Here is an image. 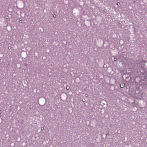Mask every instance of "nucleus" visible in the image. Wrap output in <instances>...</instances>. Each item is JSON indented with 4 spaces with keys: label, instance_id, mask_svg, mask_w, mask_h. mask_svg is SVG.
<instances>
[{
    "label": "nucleus",
    "instance_id": "1",
    "mask_svg": "<svg viewBox=\"0 0 147 147\" xmlns=\"http://www.w3.org/2000/svg\"><path fill=\"white\" fill-rule=\"evenodd\" d=\"M69 86L68 87L67 86L66 87V89H69Z\"/></svg>",
    "mask_w": 147,
    "mask_h": 147
},
{
    "label": "nucleus",
    "instance_id": "2",
    "mask_svg": "<svg viewBox=\"0 0 147 147\" xmlns=\"http://www.w3.org/2000/svg\"><path fill=\"white\" fill-rule=\"evenodd\" d=\"M123 86H123V85H122V86H121V85H120V87H121V88H123Z\"/></svg>",
    "mask_w": 147,
    "mask_h": 147
},
{
    "label": "nucleus",
    "instance_id": "3",
    "mask_svg": "<svg viewBox=\"0 0 147 147\" xmlns=\"http://www.w3.org/2000/svg\"><path fill=\"white\" fill-rule=\"evenodd\" d=\"M41 130H42L44 129V127H42L41 128Z\"/></svg>",
    "mask_w": 147,
    "mask_h": 147
},
{
    "label": "nucleus",
    "instance_id": "4",
    "mask_svg": "<svg viewBox=\"0 0 147 147\" xmlns=\"http://www.w3.org/2000/svg\"><path fill=\"white\" fill-rule=\"evenodd\" d=\"M120 4L119 3H117V5H119Z\"/></svg>",
    "mask_w": 147,
    "mask_h": 147
},
{
    "label": "nucleus",
    "instance_id": "5",
    "mask_svg": "<svg viewBox=\"0 0 147 147\" xmlns=\"http://www.w3.org/2000/svg\"><path fill=\"white\" fill-rule=\"evenodd\" d=\"M116 59L115 58H114V61H116Z\"/></svg>",
    "mask_w": 147,
    "mask_h": 147
},
{
    "label": "nucleus",
    "instance_id": "6",
    "mask_svg": "<svg viewBox=\"0 0 147 147\" xmlns=\"http://www.w3.org/2000/svg\"><path fill=\"white\" fill-rule=\"evenodd\" d=\"M116 59L115 58H114V61H116Z\"/></svg>",
    "mask_w": 147,
    "mask_h": 147
}]
</instances>
